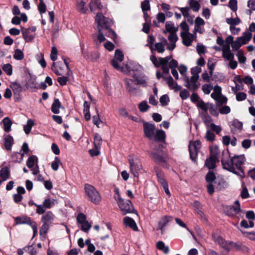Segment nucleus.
I'll return each instance as SVG.
<instances>
[{"label":"nucleus","instance_id":"nucleus-3","mask_svg":"<svg viewBox=\"0 0 255 255\" xmlns=\"http://www.w3.org/2000/svg\"><path fill=\"white\" fill-rule=\"evenodd\" d=\"M245 157L244 154L234 155L231 158L230 162V165L234 168L232 170L230 167L227 169V170L230 171L241 177H244V171L242 167V165L244 163Z\"/></svg>","mask_w":255,"mask_h":255},{"label":"nucleus","instance_id":"nucleus-27","mask_svg":"<svg viewBox=\"0 0 255 255\" xmlns=\"http://www.w3.org/2000/svg\"><path fill=\"white\" fill-rule=\"evenodd\" d=\"M226 22L230 25V30H232L235 28V26L238 25L241 22V19L237 17L236 18H227L226 19Z\"/></svg>","mask_w":255,"mask_h":255},{"label":"nucleus","instance_id":"nucleus-17","mask_svg":"<svg viewBox=\"0 0 255 255\" xmlns=\"http://www.w3.org/2000/svg\"><path fill=\"white\" fill-rule=\"evenodd\" d=\"M216 244L219 245L221 248L224 249L226 251L227 254H228L230 252L229 246H231L232 244H233V242L226 241L222 237L221 238H219V241Z\"/></svg>","mask_w":255,"mask_h":255},{"label":"nucleus","instance_id":"nucleus-33","mask_svg":"<svg viewBox=\"0 0 255 255\" xmlns=\"http://www.w3.org/2000/svg\"><path fill=\"white\" fill-rule=\"evenodd\" d=\"M125 86L126 89L129 93H132L136 90V88L133 87L132 84L133 83V80L129 78H126L124 79Z\"/></svg>","mask_w":255,"mask_h":255},{"label":"nucleus","instance_id":"nucleus-40","mask_svg":"<svg viewBox=\"0 0 255 255\" xmlns=\"http://www.w3.org/2000/svg\"><path fill=\"white\" fill-rule=\"evenodd\" d=\"M242 36L248 42L251 40L253 37V41L254 43H255V34L253 36L252 33L250 30H246L244 32Z\"/></svg>","mask_w":255,"mask_h":255},{"label":"nucleus","instance_id":"nucleus-38","mask_svg":"<svg viewBox=\"0 0 255 255\" xmlns=\"http://www.w3.org/2000/svg\"><path fill=\"white\" fill-rule=\"evenodd\" d=\"M54 215L51 211H47L41 218V221L43 223H47V222L53 220Z\"/></svg>","mask_w":255,"mask_h":255},{"label":"nucleus","instance_id":"nucleus-61","mask_svg":"<svg viewBox=\"0 0 255 255\" xmlns=\"http://www.w3.org/2000/svg\"><path fill=\"white\" fill-rule=\"evenodd\" d=\"M81 225L80 229L85 233H88L92 227L91 224L88 221Z\"/></svg>","mask_w":255,"mask_h":255},{"label":"nucleus","instance_id":"nucleus-4","mask_svg":"<svg viewBox=\"0 0 255 255\" xmlns=\"http://www.w3.org/2000/svg\"><path fill=\"white\" fill-rule=\"evenodd\" d=\"M84 190L89 200L95 205H99L101 201V196L96 188L88 183L85 184Z\"/></svg>","mask_w":255,"mask_h":255},{"label":"nucleus","instance_id":"nucleus-6","mask_svg":"<svg viewBox=\"0 0 255 255\" xmlns=\"http://www.w3.org/2000/svg\"><path fill=\"white\" fill-rule=\"evenodd\" d=\"M117 203L123 215L128 213H134L137 216L138 215L137 211L134 209L130 200L127 199L125 200L123 199V202L119 201Z\"/></svg>","mask_w":255,"mask_h":255},{"label":"nucleus","instance_id":"nucleus-64","mask_svg":"<svg viewBox=\"0 0 255 255\" xmlns=\"http://www.w3.org/2000/svg\"><path fill=\"white\" fill-rule=\"evenodd\" d=\"M181 12L182 15L185 18H187L188 16H189V10L190 9V7L189 6H185L183 7H178V8Z\"/></svg>","mask_w":255,"mask_h":255},{"label":"nucleus","instance_id":"nucleus-46","mask_svg":"<svg viewBox=\"0 0 255 255\" xmlns=\"http://www.w3.org/2000/svg\"><path fill=\"white\" fill-rule=\"evenodd\" d=\"M118 61L119 60H117L116 59H112L111 61V64L115 69L124 73L125 65L124 66L121 67L118 63Z\"/></svg>","mask_w":255,"mask_h":255},{"label":"nucleus","instance_id":"nucleus-13","mask_svg":"<svg viewBox=\"0 0 255 255\" xmlns=\"http://www.w3.org/2000/svg\"><path fill=\"white\" fill-rule=\"evenodd\" d=\"M165 139L166 133L165 131L162 129H156L151 140L156 142H164L165 144Z\"/></svg>","mask_w":255,"mask_h":255},{"label":"nucleus","instance_id":"nucleus-47","mask_svg":"<svg viewBox=\"0 0 255 255\" xmlns=\"http://www.w3.org/2000/svg\"><path fill=\"white\" fill-rule=\"evenodd\" d=\"M2 69L8 76H11L12 74V66L10 64H3Z\"/></svg>","mask_w":255,"mask_h":255},{"label":"nucleus","instance_id":"nucleus-34","mask_svg":"<svg viewBox=\"0 0 255 255\" xmlns=\"http://www.w3.org/2000/svg\"><path fill=\"white\" fill-rule=\"evenodd\" d=\"M210 104L209 102L205 103L203 100H200L197 103V106L203 110L204 111L203 113H208V110L210 108L209 104Z\"/></svg>","mask_w":255,"mask_h":255},{"label":"nucleus","instance_id":"nucleus-52","mask_svg":"<svg viewBox=\"0 0 255 255\" xmlns=\"http://www.w3.org/2000/svg\"><path fill=\"white\" fill-rule=\"evenodd\" d=\"M97 115L93 116L92 117L93 123L96 125L98 128H99V125L100 122L102 121L100 120V116L99 115V111L97 108H96Z\"/></svg>","mask_w":255,"mask_h":255},{"label":"nucleus","instance_id":"nucleus-12","mask_svg":"<svg viewBox=\"0 0 255 255\" xmlns=\"http://www.w3.org/2000/svg\"><path fill=\"white\" fill-rule=\"evenodd\" d=\"M232 157L228 148L222 151L221 161L223 169L227 170V169L230 167V169L234 170V168L229 165Z\"/></svg>","mask_w":255,"mask_h":255},{"label":"nucleus","instance_id":"nucleus-36","mask_svg":"<svg viewBox=\"0 0 255 255\" xmlns=\"http://www.w3.org/2000/svg\"><path fill=\"white\" fill-rule=\"evenodd\" d=\"M233 208H234V205L227 206L224 210L225 214L228 217L234 218L237 214L235 213Z\"/></svg>","mask_w":255,"mask_h":255},{"label":"nucleus","instance_id":"nucleus-31","mask_svg":"<svg viewBox=\"0 0 255 255\" xmlns=\"http://www.w3.org/2000/svg\"><path fill=\"white\" fill-rule=\"evenodd\" d=\"M26 89L30 90L31 92H34L36 91V89H38V86H37V83L32 80H29L25 84Z\"/></svg>","mask_w":255,"mask_h":255},{"label":"nucleus","instance_id":"nucleus-53","mask_svg":"<svg viewBox=\"0 0 255 255\" xmlns=\"http://www.w3.org/2000/svg\"><path fill=\"white\" fill-rule=\"evenodd\" d=\"M215 137L216 135L213 131L210 130H208L206 131L205 138L207 141L209 142H213L215 140Z\"/></svg>","mask_w":255,"mask_h":255},{"label":"nucleus","instance_id":"nucleus-29","mask_svg":"<svg viewBox=\"0 0 255 255\" xmlns=\"http://www.w3.org/2000/svg\"><path fill=\"white\" fill-rule=\"evenodd\" d=\"M195 32H198L199 33L202 34L203 33V30H199V28H200V26L203 25L205 24L204 20L200 16H197L195 20Z\"/></svg>","mask_w":255,"mask_h":255},{"label":"nucleus","instance_id":"nucleus-35","mask_svg":"<svg viewBox=\"0 0 255 255\" xmlns=\"http://www.w3.org/2000/svg\"><path fill=\"white\" fill-rule=\"evenodd\" d=\"M180 27L183 30L180 33V36L182 38H183L186 33L190 34V32L189 31V26L185 20L183 21L180 24Z\"/></svg>","mask_w":255,"mask_h":255},{"label":"nucleus","instance_id":"nucleus-32","mask_svg":"<svg viewBox=\"0 0 255 255\" xmlns=\"http://www.w3.org/2000/svg\"><path fill=\"white\" fill-rule=\"evenodd\" d=\"M200 0H193L191 1L188 0V3L190 5V7L194 12H197L201 8Z\"/></svg>","mask_w":255,"mask_h":255},{"label":"nucleus","instance_id":"nucleus-24","mask_svg":"<svg viewBox=\"0 0 255 255\" xmlns=\"http://www.w3.org/2000/svg\"><path fill=\"white\" fill-rule=\"evenodd\" d=\"M199 115L206 127L209 128L211 123H213L212 118L209 116L208 113H199Z\"/></svg>","mask_w":255,"mask_h":255},{"label":"nucleus","instance_id":"nucleus-21","mask_svg":"<svg viewBox=\"0 0 255 255\" xmlns=\"http://www.w3.org/2000/svg\"><path fill=\"white\" fill-rule=\"evenodd\" d=\"M9 87L12 90L13 95H18L23 91L26 90V89H23L22 86L16 81L11 82Z\"/></svg>","mask_w":255,"mask_h":255},{"label":"nucleus","instance_id":"nucleus-2","mask_svg":"<svg viewBox=\"0 0 255 255\" xmlns=\"http://www.w3.org/2000/svg\"><path fill=\"white\" fill-rule=\"evenodd\" d=\"M95 22L97 23L98 26L101 27L102 29H106L105 35L112 39L115 43H116L117 34L116 32L111 28L114 24V21L108 17L105 16L101 12L97 13L95 16Z\"/></svg>","mask_w":255,"mask_h":255},{"label":"nucleus","instance_id":"nucleus-56","mask_svg":"<svg viewBox=\"0 0 255 255\" xmlns=\"http://www.w3.org/2000/svg\"><path fill=\"white\" fill-rule=\"evenodd\" d=\"M60 164H61V162H60L59 158L58 156H55L54 157V161L51 163L52 169L54 171L58 170Z\"/></svg>","mask_w":255,"mask_h":255},{"label":"nucleus","instance_id":"nucleus-5","mask_svg":"<svg viewBox=\"0 0 255 255\" xmlns=\"http://www.w3.org/2000/svg\"><path fill=\"white\" fill-rule=\"evenodd\" d=\"M131 173L134 177L138 178L139 172L142 169V164L140 160L137 157L129 155L128 158Z\"/></svg>","mask_w":255,"mask_h":255},{"label":"nucleus","instance_id":"nucleus-49","mask_svg":"<svg viewBox=\"0 0 255 255\" xmlns=\"http://www.w3.org/2000/svg\"><path fill=\"white\" fill-rule=\"evenodd\" d=\"M159 102L162 107L168 105L170 102V99L168 95L167 94H164L161 96L159 98Z\"/></svg>","mask_w":255,"mask_h":255},{"label":"nucleus","instance_id":"nucleus-45","mask_svg":"<svg viewBox=\"0 0 255 255\" xmlns=\"http://www.w3.org/2000/svg\"><path fill=\"white\" fill-rule=\"evenodd\" d=\"M149 108L150 106L145 100L142 101L138 104V108L141 112L144 113L146 112Z\"/></svg>","mask_w":255,"mask_h":255},{"label":"nucleus","instance_id":"nucleus-54","mask_svg":"<svg viewBox=\"0 0 255 255\" xmlns=\"http://www.w3.org/2000/svg\"><path fill=\"white\" fill-rule=\"evenodd\" d=\"M87 217L83 213H80L78 214L76 220L77 223L78 224H83L84 222H87Z\"/></svg>","mask_w":255,"mask_h":255},{"label":"nucleus","instance_id":"nucleus-63","mask_svg":"<svg viewBox=\"0 0 255 255\" xmlns=\"http://www.w3.org/2000/svg\"><path fill=\"white\" fill-rule=\"evenodd\" d=\"M37 58L38 63L40 64L41 66L44 68L46 66V62L44 58V55L42 53H40L37 55Z\"/></svg>","mask_w":255,"mask_h":255},{"label":"nucleus","instance_id":"nucleus-15","mask_svg":"<svg viewBox=\"0 0 255 255\" xmlns=\"http://www.w3.org/2000/svg\"><path fill=\"white\" fill-rule=\"evenodd\" d=\"M172 218V217L170 216L166 215L162 217L158 223V228L157 230H160L161 234H163L165 227L169 222L171 221Z\"/></svg>","mask_w":255,"mask_h":255},{"label":"nucleus","instance_id":"nucleus-62","mask_svg":"<svg viewBox=\"0 0 255 255\" xmlns=\"http://www.w3.org/2000/svg\"><path fill=\"white\" fill-rule=\"evenodd\" d=\"M228 6L233 11L236 12L238 9V1L237 0H230Z\"/></svg>","mask_w":255,"mask_h":255},{"label":"nucleus","instance_id":"nucleus-22","mask_svg":"<svg viewBox=\"0 0 255 255\" xmlns=\"http://www.w3.org/2000/svg\"><path fill=\"white\" fill-rule=\"evenodd\" d=\"M4 145L6 150L9 151L11 150L12 146L14 144V139L10 134H7L3 138Z\"/></svg>","mask_w":255,"mask_h":255},{"label":"nucleus","instance_id":"nucleus-18","mask_svg":"<svg viewBox=\"0 0 255 255\" xmlns=\"http://www.w3.org/2000/svg\"><path fill=\"white\" fill-rule=\"evenodd\" d=\"M13 218L16 225L26 224L29 225L32 222L30 217L26 216H17L13 217Z\"/></svg>","mask_w":255,"mask_h":255},{"label":"nucleus","instance_id":"nucleus-11","mask_svg":"<svg viewBox=\"0 0 255 255\" xmlns=\"http://www.w3.org/2000/svg\"><path fill=\"white\" fill-rule=\"evenodd\" d=\"M155 173L157 176L158 182L161 184L166 194L169 196L171 195L169 190L168 183L167 180L164 178L163 173L162 171H159L155 169Z\"/></svg>","mask_w":255,"mask_h":255},{"label":"nucleus","instance_id":"nucleus-55","mask_svg":"<svg viewBox=\"0 0 255 255\" xmlns=\"http://www.w3.org/2000/svg\"><path fill=\"white\" fill-rule=\"evenodd\" d=\"M196 50L198 54L200 55L201 54H204L207 52L206 46L200 43L197 44L196 46Z\"/></svg>","mask_w":255,"mask_h":255},{"label":"nucleus","instance_id":"nucleus-37","mask_svg":"<svg viewBox=\"0 0 255 255\" xmlns=\"http://www.w3.org/2000/svg\"><path fill=\"white\" fill-rule=\"evenodd\" d=\"M34 125V121L32 119H28L27 121V124L23 126V130L26 134H28L31 130L32 127Z\"/></svg>","mask_w":255,"mask_h":255},{"label":"nucleus","instance_id":"nucleus-25","mask_svg":"<svg viewBox=\"0 0 255 255\" xmlns=\"http://www.w3.org/2000/svg\"><path fill=\"white\" fill-rule=\"evenodd\" d=\"M38 158L37 156L35 155H32L28 158L26 162V165L29 168H30L31 170H32L35 163L37 164H38Z\"/></svg>","mask_w":255,"mask_h":255},{"label":"nucleus","instance_id":"nucleus-42","mask_svg":"<svg viewBox=\"0 0 255 255\" xmlns=\"http://www.w3.org/2000/svg\"><path fill=\"white\" fill-rule=\"evenodd\" d=\"M210 155L214 156L215 157H218L220 154V150L217 145H215L214 147L210 146Z\"/></svg>","mask_w":255,"mask_h":255},{"label":"nucleus","instance_id":"nucleus-60","mask_svg":"<svg viewBox=\"0 0 255 255\" xmlns=\"http://www.w3.org/2000/svg\"><path fill=\"white\" fill-rule=\"evenodd\" d=\"M213 87L211 83L205 84L202 86V90L203 92L208 95L210 93L211 90L213 89Z\"/></svg>","mask_w":255,"mask_h":255},{"label":"nucleus","instance_id":"nucleus-16","mask_svg":"<svg viewBox=\"0 0 255 255\" xmlns=\"http://www.w3.org/2000/svg\"><path fill=\"white\" fill-rule=\"evenodd\" d=\"M123 223L126 226L130 228L134 231L138 230V227L135 221L131 217H125L123 219Z\"/></svg>","mask_w":255,"mask_h":255},{"label":"nucleus","instance_id":"nucleus-23","mask_svg":"<svg viewBox=\"0 0 255 255\" xmlns=\"http://www.w3.org/2000/svg\"><path fill=\"white\" fill-rule=\"evenodd\" d=\"M215 183L217 184V189L218 191L223 190L228 186L227 182L222 176L221 177H218Z\"/></svg>","mask_w":255,"mask_h":255},{"label":"nucleus","instance_id":"nucleus-10","mask_svg":"<svg viewBox=\"0 0 255 255\" xmlns=\"http://www.w3.org/2000/svg\"><path fill=\"white\" fill-rule=\"evenodd\" d=\"M172 55H171L166 56L165 57H159L157 59L155 54H152L150 56V60L155 67L158 68L160 67V65L162 64L168 65L169 61L172 59Z\"/></svg>","mask_w":255,"mask_h":255},{"label":"nucleus","instance_id":"nucleus-43","mask_svg":"<svg viewBox=\"0 0 255 255\" xmlns=\"http://www.w3.org/2000/svg\"><path fill=\"white\" fill-rule=\"evenodd\" d=\"M14 53L13 55V58L16 60H21L24 58V53L23 51L18 48L14 50Z\"/></svg>","mask_w":255,"mask_h":255},{"label":"nucleus","instance_id":"nucleus-51","mask_svg":"<svg viewBox=\"0 0 255 255\" xmlns=\"http://www.w3.org/2000/svg\"><path fill=\"white\" fill-rule=\"evenodd\" d=\"M165 28L166 31L168 32H171V31H175L176 28L178 29V27H175L174 24L173 22L171 21H168L165 23Z\"/></svg>","mask_w":255,"mask_h":255},{"label":"nucleus","instance_id":"nucleus-8","mask_svg":"<svg viewBox=\"0 0 255 255\" xmlns=\"http://www.w3.org/2000/svg\"><path fill=\"white\" fill-rule=\"evenodd\" d=\"M215 173L213 170H209L205 175V180L208 183L207 185V190L210 195L215 192V187L213 183L217 180Z\"/></svg>","mask_w":255,"mask_h":255},{"label":"nucleus","instance_id":"nucleus-57","mask_svg":"<svg viewBox=\"0 0 255 255\" xmlns=\"http://www.w3.org/2000/svg\"><path fill=\"white\" fill-rule=\"evenodd\" d=\"M155 38L153 34L148 35L147 36V43L145 44V46L148 47L150 49V47L153 46L155 44Z\"/></svg>","mask_w":255,"mask_h":255},{"label":"nucleus","instance_id":"nucleus-44","mask_svg":"<svg viewBox=\"0 0 255 255\" xmlns=\"http://www.w3.org/2000/svg\"><path fill=\"white\" fill-rule=\"evenodd\" d=\"M113 59L119 60V62H122L124 59V54L122 50L117 49L115 52V56Z\"/></svg>","mask_w":255,"mask_h":255},{"label":"nucleus","instance_id":"nucleus-50","mask_svg":"<svg viewBox=\"0 0 255 255\" xmlns=\"http://www.w3.org/2000/svg\"><path fill=\"white\" fill-rule=\"evenodd\" d=\"M102 143V139L101 135L98 133H95L94 136V146L100 147Z\"/></svg>","mask_w":255,"mask_h":255},{"label":"nucleus","instance_id":"nucleus-19","mask_svg":"<svg viewBox=\"0 0 255 255\" xmlns=\"http://www.w3.org/2000/svg\"><path fill=\"white\" fill-rule=\"evenodd\" d=\"M59 109H64V107L62 105L59 99L55 98L53 103L51 105V110L54 114L60 113Z\"/></svg>","mask_w":255,"mask_h":255},{"label":"nucleus","instance_id":"nucleus-58","mask_svg":"<svg viewBox=\"0 0 255 255\" xmlns=\"http://www.w3.org/2000/svg\"><path fill=\"white\" fill-rule=\"evenodd\" d=\"M232 126L240 131L243 129V123L238 119H235L233 120Z\"/></svg>","mask_w":255,"mask_h":255},{"label":"nucleus","instance_id":"nucleus-59","mask_svg":"<svg viewBox=\"0 0 255 255\" xmlns=\"http://www.w3.org/2000/svg\"><path fill=\"white\" fill-rule=\"evenodd\" d=\"M98 27V34L97 35V40L99 42V43H102L105 41L106 40L105 35L103 32L102 31V28L100 27Z\"/></svg>","mask_w":255,"mask_h":255},{"label":"nucleus","instance_id":"nucleus-9","mask_svg":"<svg viewBox=\"0 0 255 255\" xmlns=\"http://www.w3.org/2000/svg\"><path fill=\"white\" fill-rule=\"evenodd\" d=\"M141 121L143 123L144 136L149 139H152V137L156 130L155 124L145 122L143 119H141Z\"/></svg>","mask_w":255,"mask_h":255},{"label":"nucleus","instance_id":"nucleus-20","mask_svg":"<svg viewBox=\"0 0 255 255\" xmlns=\"http://www.w3.org/2000/svg\"><path fill=\"white\" fill-rule=\"evenodd\" d=\"M160 152H161L162 154H161L158 152H152L151 153L154 162L158 164H159L161 163L166 162V160L163 155V151L162 150H161Z\"/></svg>","mask_w":255,"mask_h":255},{"label":"nucleus","instance_id":"nucleus-1","mask_svg":"<svg viewBox=\"0 0 255 255\" xmlns=\"http://www.w3.org/2000/svg\"><path fill=\"white\" fill-rule=\"evenodd\" d=\"M124 73L130 75L136 82L135 84L141 85L143 87H147V77L143 72V68L138 63L129 61L125 64Z\"/></svg>","mask_w":255,"mask_h":255},{"label":"nucleus","instance_id":"nucleus-48","mask_svg":"<svg viewBox=\"0 0 255 255\" xmlns=\"http://www.w3.org/2000/svg\"><path fill=\"white\" fill-rule=\"evenodd\" d=\"M177 31V28H176L175 31H173L171 32L168 36V39L170 43H176V42L178 40V37L176 34V32Z\"/></svg>","mask_w":255,"mask_h":255},{"label":"nucleus","instance_id":"nucleus-41","mask_svg":"<svg viewBox=\"0 0 255 255\" xmlns=\"http://www.w3.org/2000/svg\"><path fill=\"white\" fill-rule=\"evenodd\" d=\"M248 7L250 8V9H246V13L248 15H251L252 11L255 10V0H249L248 1Z\"/></svg>","mask_w":255,"mask_h":255},{"label":"nucleus","instance_id":"nucleus-7","mask_svg":"<svg viewBox=\"0 0 255 255\" xmlns=\"http://www.w3.org/2000/svg\"><path fill=\"white\" fill-rule=\"evenodd\" d=\"M201 145V141L199 140H196L192 143H190L188 145L190 158L196 165H198L197 156L200 150V147L198 145Z\"/></svg>","mask_w":255,"mask_h":255},{"label":"nucleus","instance_id":"nucleus-30","mask_svg":"<svg viewBox=\"0 0 255 255\" xmlns=\"http://www.w3.org/2000/svg\"><path fill=\"white\" fill-rule=\"evenodd\" d=\"M3 124V129L4 131L9 132L11 130V127L12 125V121L9 117H5L2 120Z\"/></svg>","mask_w":255,"mask_h":255},{"label":"nucleus","instance_id":"nucleus-14","mask_svg":"<svg viewBox=\"0 0 255 255\" xmlns=\"http://www.w3.org/2000/svg\"><path fill=\"white\" fill-rule=\"evenodd\" d=\"M218 158L210 155V157L206 159L205 165L209 170H213L217 168L216 163L219 161Z\"/></svg>","mask_w":255,"mask_h":255},{"label":"nucleus","instance_id":"nucleus-39","mask_svg":"<svg viewBox=\"0 0 255 255\" xmlns=\"http://www.w3.org/2000/svg\"><path fill=\"white\" fill-rule=\"evenodd\" d=\"M228 98L224 95H220L217 100H216V104L217 107H220L224 104L227 103Z\"/></svg>","mask_w":255,"mask_h":255},{"label":"nucleus","instance_id":"nucleus-26","mask_svg":"<svg viewBox=\"0 0 255 255\" xmlns=\"http://www.w3.org/2000/svg\"><path fill=\"white\" fill-rule=\"evenodd\" d=\"M10 175V171L8 166H4L0 170V177L2 181H6L9 178Z\"/></svg>","mask_w":255,"mask_h":255},{"label":"nucleus","instance_id":"nucleus-28","mask_svg":"<svg viewBox=\"0 0 255 255\" xmlns=\"http://www.w3.org/2000/svg\"><path fill=\"white\" fill-rule=\"evenodd\" d=\"M165 46L162 44V42H156L155 44L150 47V50L152 53L153 51H157L159 53H162L164 52Z\"/></svg>","mask_w":255,"mask_h":255}]
</instances>
